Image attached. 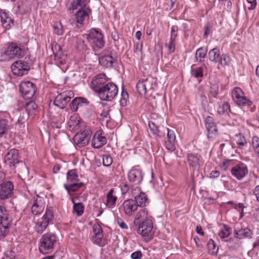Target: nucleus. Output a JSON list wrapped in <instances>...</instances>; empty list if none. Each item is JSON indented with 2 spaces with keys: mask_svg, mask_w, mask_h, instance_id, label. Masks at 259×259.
I'll use <instances>...</instances> for the list:
<instances>
[{
  "mask_svg": "<svg viewBox=\"0 0 259 259\" xmlns=\"http://www.w3.org/2000/svg\"><path fill=\"white\" fill-rule=\"evenodd\" d=\"M5 163L15 172L19 175H26L28 170L25 164L20 159L18 150L16 149L10 150L5 155Z\"/></svg>",
  "mask_w": 259,
  "mask_h": 259,
  "instance_id": "obj_1",
  "label": "nucleus"
},
{
  "mask_svg": "<svg viewBox=\"0 0 259 259\" xmlns=\"http://www.w3.org/2000/svg\"><path fill=\"white\" fill-rule=\"evenodd\" d=\"M57 241L56 236L52 233L44 234L39 240V249L42 254L53 251Z\"/></svg>",
  "mask_w": 259,
  "mask_h": 259,
  "instance_id": "obj_2",
  "label": "nucleus"
},
{
  "mask_svg": "<svg viewBox=\"0 0 259 259\" xmlns=\"http://www.w3.org/2000/svg\"><path fill=\"white\" fill-rule=\"evenodd\" d=\"M118 94V88L116 85L112 82H108L104 90L100 92L99 97L102 101H112Z\"/></svg>",
  "mask_w": 259,
  "mask_h": 259,
  "instance_id": "obj_3",
  "label": "nucleus"
},
{
  "mask_svg": "<svg viewBox=\"0 0 259 259\" xmlns=\"http://www.w3.org/2000/svg\"><path fill=\"white\" fill-rule=\"evenodd\" d=\"M153 223L151 220L145 219L142 222H139L138 232L144 237L146 239H151L154 235L153 231Z\"/></svg>",
  "mask_w": 259,
  "mask_h": 259,
  "instance_id": "obj_4",
  "label": "nucleus"
},
{
  "mask_svg": "<svg viewBox=\"0 0 259 259\" xmlns=\"http://www.w3.org/2000/svg\"><path fill=\"white\" fill-rule=\"evenodd\" d=\"M108 82L105 74L100 73L93 78L91 87L99 96Z\"/></svg>",
  "mask_w": 259,
  "mask_h": 259,
  "instance_id": "obj_5",
  "label": "nucleus"
},
{
  "mask_svg": "<svg viewBox=\"0 0 259 259\" xmlns=\"http://www.w3.org/2000/svg\"><path fill=\"white\" fill-rule=\"evenodd\" d=\"M92 135L91 128L86 126L84 130L77 133L73 138V141L78 147H81L88 144Z\"/></svg>",
  "mask_w": 259,
  "mask_h": 259,
  "instance_id": "obj_6",
  "label": "nucleus"
},
{
  "mask_svg": "<svg viewBox=\"0 0 259 259\" xmlns=\"http://www.w3.org/2000/svg\"><path fill=\"white\" fill-rule=\"evenodd\" d=\"M87 39L93 48L101 49L104 43L103 35L96 29H93L88 35Z\"/></svg>",
  "mask_w": 259,
  "mask_h": 259,
  "instance_id": "obj_7",
  "label": "nucleus"
},
{
  "mask_svg": "<svg viewBox=\"0 0 259 259\" xmlns=\"http://www.w3.org/2000/svg\"><path fill=\"white\" fill-rule=\"evenodd\" d=\"M36 90L35 84L30 81L22 82L20 84V91L25 99L32 98L35 94Z\"/></svg>",
  "mask_w": 259,
  "mask_h": 259,
  "instance_id": "obj_8",
  "label": "nucleus"
},
{
  "mask_svg": "<svg viewBox=\"0 0 259 259\" xmlns=\"http://www.w3.org/2000/svg\"><path fill=\"white\" fill-rule=\"evenodd\" d=\"M74 93L72 91H66L59 94L55 99L54 104L61 109L64 108L71 99L74 97Z\"/></svg>",
  "mask_w": 259,
  "mask_h": 259,
  "instance_id": "obj_9",
  "label": "nucleus"
},
{
  "mask_svg": "<svg viewBox=\"0 0 259 259\" xmlns=\"http://www.w3.org/2000/svg\"><path fill=\"white\" fill-rule=\"evenodd\" d=\"M30 68L29 63L22 60L15 61L11 66L13 74L18 76L27 74Z\"/></svg>",
  "mask_w": 259,
  "mask_h": 259,
  "instance_id": "obj_10",
  "label": "nucleus"
},
{
  "mask_svg": "<svg viewBox=\"0 0 259 259\" xmlns=\"http://www.w3.org/2000/svg\"><path fill=\"white\" fill-rule=\"evenodd\" d=\"M234 101L239 106H250L252 102L244 96L242 90L240 88H235L232 92Z\"/></svg>",
  "mask_w": 259,
  "mask_h": 259,
  "instance_id": "obj_11",
  "label": "nucleus"
},
{
  "mask_svg": "<svg viewBox=\"0 0 259 259\" xmlns=\"http://www.w3.org/2000/svg\"><path fill=\"white\" fill-rule=\"evenodd\" d=\"M14 185L11 181L3 182L0 184V200H5L13 194Z\"/></svg>",
  "mask_w": 259,
  "mask_h": 259,
  "instance_id": "obj_12",
  "label": "nucleus"
},
{
  "mask_svg": "<svg viewBox=\"0 0 259 259\" xmlns=\"http://www.w3.org/2000/svg\"><path fill=\"white\" fill-rule=\"evenodd\" d=\"M99 62L100 64L106 68H112L114 63L117 62V55L115 52L112 51L110 54L99 57Z\"/></svg>",
  "mask_w": 259,
  "mask_h": 259,
  "instance_id": "obj_13",
  "label": "nucleus"
},
{
  "mask_svg": "<svg viewBox=\"0 0 259 259\" xmlns=\"http://www.w3.org/2000/svg\"><path fill=\"white\" fill-rule=\"evenodd\" d=\"M132 195L134 197L135 201L138 206L144 207L148 203L147 196L145 193L141 191L140 187L137 186L132 191Z\"/></svg>",
  "mask_w": 259,
  "mask_h": 259,
  "instance_id": "obj_14",
  "label": "nucleus"
},
{
  "mask_svg": "<svg viewBox=\"0 0 259 259\" xmlns=\"http://www.w3.org/2000/svg\"><path fill=\"white\" fill-rule=\"evenodd\" d=\"M231 172L237 180H241L248 174V168L244 163H240L232 167Z\"/></svg>",
  "mask_w": 259,
  "mask_h": 259,
  "instance_id": "obj_15",
  "label": "nucleus"
},
{
  "mask_svg": "<svg viewBox=\"0 0 259 259\" xmlns=\"http://www.w3.org/2000/svg\"><path fill=\"white\" fill-rule=\"evenodd\" d=\"M45 208L44 199L42 197L36 195L33 198V203L31 207V212L35 215L41 213Z\"/></svg>",
  "mask_w": 259,
  "mask_h": 259,
  "instance_id": "obj_16",
  "label": "nucleus"
},
{
  "mask_svg": "<svg viewBox=\"0 0 259 259\" xmlns=\"http://www.w3.org/2000/svg\"><path fill=\"white\" fill-rule=\"evenodd\" d=\"M128 178L130 182L139 185L143 180V174L141 169L133 167L128 171Z\"/></svg>",
  "mask_w": 259,
  "mask_h": 259,
  "instance_id": "obj_17",
  "label": "nucleus"
},
{
  "mask_svg": "<svg viewBox=\"0 0 259 259\" xmlns=\"http://www.w3.org/2000/svg\"><path fill=\"white\" fill-rule=\"evenodd\" d=\"M122 207L125 215L131 217L137 210L138 206L134 199H130L123 202Z\"/></svg>",
  "mask_w": 259,
  "mask_h": 259,
  "instance_id": "obj_18",
  "label": "nucleus"
},
{
  "mask_svg": "<svg viewBox=\"0 0 259 259\" xmlns=\"http://www.w3.org/2000/svg\"><path fill=\"white\" fill-rule=\"evenodd\" d=\"M8 49L12 59H13L15 57L22 58L25 55V50L18 46L15 43L10 44L8 46Z\"/></svg>",
  "mask_w": 259,
  "mask_h": 259,
  "instance_id": "obj_19",
  "label": "nucleus"
},
{
  "mask_svg": "<svg viewBox=\"0 0 259 259\" xmlns=\"http://www.w3.org/2000/svg\"><path fill=\"white\" fill-rule=\"evenodd\" d=\"M54 54L55 61L57 65L64 64L66 63V56L63 53L60 45L55 44L52 48Z\"/></svg>",
  "mask_w": 259,
  "mask_h": 259,
  "instance_id": "obj_20",
  "label": "nucleus"
},
{
  "mask_svg": "<svg viewBox=\"0 0 259 259\" xmlns=\"http://www.w3.org/2000/svg\"><path fill=\"white\" fill-rule=\"evenodd\" d=\"M106 144V138L102 136L100 131H97L92 139V146L95 148L99 149Z\"/></svg>",
  "mask_w": 259,
  "mask_h": 259,
  "instance_id": "obj_21",
  "label": "nucleus"
},
{
  "mask_svg": "<svg viewBox=\"0 0 259 259\" xmlns=\"http://www.w3.org/2000/svg\"><path fill=\"white\" fill-rule=\"evenodd\" d=\"M12 219L7 210L6 208L0 205V224L5 225H11Z\"/></svg>",
  "mask_w": 259,
  "mask_h": 259,
  "instance_id": "obj_22",
  "label": "nucleus"
},
{
  "mask_svg": "<svg viewBox=\"0 0 259 259\" xmlns=\"http://www.w3.org/2000/svg\"><path fill=\"white\" fill-rule=\"evenodd\" d=\"M167 141L165 142L166 148L170 151H173L175 149L176 136L174 131L167 128Z\"/></svg>",
  "mask_w": 259,
  "mask_h": 259,
  "instance_id": "obj_23",
  "label": "nucleus"
},
{
  "mask_svg": "<svg viewBox=\"0 0 259 259\" xmlns=\"http://www.w3.org/2000/svg\"><path fill=\"white\" fill-rule=\"evenodd\" d=\"M187 161L189 165L193 168V170H199L200 168V161L198 157L194 154H187Z\"/></svg>",
  "mask_w": 259,
  "mask_h": 259,
  "instance_id": "obj_24",
  "label": "nucleus"
},
{
  "mask_svg": "<svg viewBox=\"0 0 259 259\" xmlns=\"http://www.w3.org/2000/svg\"><path fill=\"white\" fill-rule=\"evenodd\" d=\"M114 190L111 189L108 192L106 196V205L109 208H113L115 206L117 197L114 194Z\"/></svg>",
  "mask_w": 259,
  "mask_h": 259,
  "instance_id": "obj_25",
  "label": "nucleus"
},
{
  "mask_svg": "<svg viewBox=\"0 0 259 259\" xmlns=\"http://www.w3.org/2000/svg\"><path fill=\"white\" fill-rule=\"evenodd\" d=\"M83 185L82 182H74L65 184L64 187L67 190L68 194L71 196V192H76Z\"/></svg>",
  "mask_w": 259,
  "mask_h": 259,
  "instance_id": "obj_26",
  "label": "nucleus"
},
{
  "mask_svg": "<svg viewBox=\"0 0 259 259\" xmlns=\"http://www.w3.org/2000/svg\"><path fill=\"white\" fill-rule=\"evenodd\" d=\"M1 17L3 26L7 29H9L14 25L13 19L9 17L6 12H2Z\"/></svg>",
  "mask_w": 259,
  "mask_h": 259,
  "instance_id": "obj_27",
  "label": "nucleus"
},
{
  "mask_svg": "<svg viewBox=\"0 0 259 259\" xmlns=\"http://www.w3.org/2000/svg\"><path fill=\"white\" fill-rule=\"evenodd\" d=\"M79 118L76 114L72 115L68 122V125L70 131L78 130L79 128Z\"/></svg>",
  "mask_w": 259,
  "mask_h": 259,
  "instance_id": "obj_28",
  "label": "nucleus"
},
{
  "mask_svg": "<svg viewBox=\"0 0 259 259\" xmlns=\"http://www.w3.org/2000/svg\"><path fill=\"white\" fill-rule=\"evenodd\" d=\"M252 233L250 229L247 228L241 229L237 231H234V236L236 238L241 239L244 237H251Z\"/></svg>",
  "mask_w": 259,
  "mask_h": 259,
  "instance_id": "obj_29",
  "label": "nucleus"
},
{
  "mask_svg": "<svg viewBox=\"0 0 259 259\" xmlns=\"http://www.w3.org/2000/svg\"><path fill=\"white\" fill-rule=\"evenodd\" d=\"M89 14L86 11L82 8L78 10L75 15V18L77 23L82 24L85 19L88 18Z\"/></svg>",
  "mask_w": 259,
  "mask_h": 259,
  "instance_id": "obj_30",
  "label": "nucleus"
},
{
  "mask_svg": "<svg viewBox=\"0 0 259 259\" xmlns=\"http://www.w3.org/2000/svg\"><path fill=\"white\" fill-rule=\"evenodd\" d=\"M23 109L26 110V111L30 115H34L37 111V105L34 101H30L27 103Z\"/></svg>",
  "mask_w": 259,
  "mask_h": 259,
  "instance_id": "obj_31",
  "label": "nucleus"
},
{
  "mask_svg": "<svg viewBox=\"0 0 259 259\" xmlns=\"http://www.w3.org/2000/svg\"><path fill=\"white\" fill-rule=\"evenodd\" d=\"M207 131V138L210 140H213L218 135V131L215 123L205 126Z\"/></svg>",
  "mask_w": 259,
  "mask_h": 259,
  "instance_id": "obj_32",
  "label": "nucleus"
},
{
  "mask_svg": "<svg viewBox=\"0 0 259 259\" xmlns=\"http://www.w3.org/2000/svg\"><path fill=\"white\" fill-rule=\"evenodd\" d=\"M17 114L19 115L18 119V122L19 124H23L25 121L27 120L29 116L30 115L26 111V110L20 108L19 110L17 111Z\"/></svg>",
  "mask_w": 259,
  "mask_h": 259,
  "instance_id": "obj_33",
  "label": "nucleus"
},
{
  "mask_svg": "<svg viewBox=\"0 0 259 259\" xmlns=\"http://www.w3.org/2000/svg\"><path fill=\"white\" fill-rule=\"evenodd\" d=\"M78 176L75 169L70 170L67 174L68 183L78 182Z\"/></svg>",
  "mask_w": 259,
  "mask_h": 259,
  "instance_id": "obj_34",
  "label": "nucleus"
},
{
  "mask_svg": "<svg viewBox=\"0 0 259 259\" xmlns=\"http://www.w3.org/2000/svg\"><path fill=\"white\" fill-rule=\"evenodd\" d=\"M231 228L225 225H223V227L221 228L220 232L219 233V236L221 238L224 239L228 237L231 233Z\"/></svg>",
  "mask_w": 259,
  "mask_h": 259,
  "instance_id": "obj_35",
  "label": "nucleus"
},
{
  "mask_svg": "<svg viewBox=\"0 0 259 259\" xmlns=\"http://www.w3.org/2000/svg\"><path fill=\"white\" fill-rule=\"evenodd\" d=\"M207 245L210 253L216 255L219 250V247L217 245L215 242L210 239L207 242Z\"/></svg>",
  "mask_w": 259,
  "mask_h": 259,
  "instance_id": "obj_36",
  "label": "nucleus"
},
{
  "mask_svg": "<svg viewBox=\"0 0 259 259\" xmlns=\"http://www.w3.org/2000/svg\"><path fill=\"white\" fill-rule=\"evenodd\" d=\"M147 91L153 90L154 89L155 85V80L152 77H149L144 79Z\"/></svg>",
  "mask_w": 259,
  "mask_h": 259,
  "instance_id": "obj_37",
  "label": "nucleus"
},
{
  "mask_svg": "<svg viewBox=\"0 0 259 259\" xmlns=\"http://www.w3.org/2000/svg\"><path fill=\"white\" fill-rule=\"evenodd\" d=\"M137 90L138 93L141 95H145L147 93L145 84L144 79L140 80L137 84Z\"/></svg>",
  "mask_w": 259,
  "mask_h": 259,
  "instance_id": "obj_38",
  "label": "nucleus"
},
{
  "mask_svg": "<svg viewBox=\"0 0 259 259\" xmlns=\"http://www.w3.org/2000/svg\"><path fill=\"white\" fill-rule=\"evenodd\" d=\"M8 47L4 51L0 52V62H6L11 60L12 59L9 53Z\"/></svg>",
  "mask_w": 259,
  "mask_h": 259,
  "instance_id": "obj_39",
  "label": "nucleus"
},
{
  "mask_svg": "<svg viewBox=\"0 0 259 259\" xmlns=\"http://www.w3.org/2000/svg\"><path fill=\"white\" fill-rule=\"evenodd\" d=\"M235 140L239 148H242L247 144L244 136L240 133L236 135Z\"/></svg>",
  "mask_w": 259,
  "mask_h": 259,
  "instance_id": "obj_40",
  "label": "nucleus"
},
{
  "mask_svg": "<svg viewBox=\"0 0 259 259\" xmlns=\"http://www.w3.org/2000/svg\"><path fill=\"white\" fill-rule=\"evenodd\" d=\"M208 56L211 61H218L220 56L219 50L217 48L211 50L208 53Z\"/></svg>",
  "mask_w": 259,
  "mask_h": 259,
  "instance_id": "obj_41",
  "label": "nucleus"
},
{
  "mask_svg": "<svg viewBox=\"0 0 259 259\" xmlns=\"http://www.w3.org/2000/svg\"><path fill=\"white\" fill-rule=\"evenodd\" d=\"M8 121L5 119L0 120V138L7 134Z\"/></svg>",
  "mask_w": 259,
  "mask_h": 259,
  "instance_id": "obj_42",
  "label": "nucleus"
},
{
  "mask_svg": "<svg viewBox=\"0 0 259 259\" xmlns=\"http://www.w3.org/2000/svg\"><path fill=\"white\" fill-rule=\"evenodd\" d=\"M230 112V105L227 102L224 103L222 106H220L218 109V112L219 114H223L225 113L228 114Z\"/></svg>",
  "mask_w": 259,
  "mask_h": 259,
  "instance_id": "obj_43",
  "label": "nucleus"
},
{
  "mask_svg": "<svg viewBox=\"0 0 259 259\" xmlns=\"http://www.w3.org/2000/svg\"><path fill=\"white\" fill-rule=\"evenodd\" d=\"M103 234H99L94 235L93 239L94 243L100 246H104L106 244V243L103 241Z\"/></svg>",
  "mask_w": 259,
  "mask_h": 259,
  "instance_id": "obj_44",
  "label": "nucleus"
},
{
  "mask_svg": "<svg viewBox=\"0 0 259 259\" xmlns=\"http://www.w3.org/2000/svg\"><path fill=\"white\" fill-rule=\"evenodd\" d=\"M207 51L206 49L202 47L198 49L195 53V56L197 60H198V58H199L200 59L199 61L200 62L201 61V59L205 58L207 54Z\"/></svg>",
  "mask_w": 259,
  "mask_h": 259,
  "instance_id": "obj_45",
  "label": "nucleus"
},
{
  "mask_svg": "<svg viewBox=\"0 0 259 259\" xmlns=\"http://www.w3.org/2000/svg\"><path fill=\"white\" fill-rule=\"evenodd\" d=\"M73 211L78 216H80L82 214L84 211V206L81 203H74L73 205Z\"/></svg>",
  "mask_w": 259,
  "mask_h": 259,
  "instance_id": "obj_46",
  "label": "nucleus"
},
{
  "mask_svg": "<svg viewBox=\"0 0 259 259\" xmlns=\"http://www.w3.org/2000/svg\"><path fill=\"white\" fill-rule=\"evenodd\" d=\"M147 210L145 208L141 209L137 213L135 220V223H138V221L142 219L146 218L147 215Z\"/></svg>",
  "mask_w": 259,
  "mask_h": 259,
  "instance_id": "obj_47",
  "label": "nucleus"
},
{
  "mask_svg": "<svg viewBox=\"0 0 259 259\" xmlns=\"http://www.w3.org/2000/svg\"><path fill=\"white\" fill-rule=\"evenodd\" d=\"M128 99V95L125 89L122 88L121 98L120 100V104L122 106H125L127 104V101Z\"/></svg>",
  "mask_w": 259,
  "mask_h": 259,
  "instance_id": "obj_48",
  "label": "nucleus"
},
{
  "mask_svg": "<svg viewBox=\"0 0 259 259\" xmlns=\"http://www.w3.org/2000/svg\"><path fill=\"white\" fill-rule=\"evenodd\" d=\"M219 84L217 82L211 83L209 88L210 94L214 97L217 98L219 91Z\"/></svg>",
  "mask_w": 259,
  "mask_h": 259,
  "instance_id": "obj_49",
  "label": "nucleus"
},
{
  "mask_svg": "<svg viewBox=\"0 0 259 259\" xmlns=\"http://www.w3.org/2000/svg\"><path fill=\"white\" fill-rule=\"evenodd\" d=\"M49 223L48 221H45L42 219L41 222L39 223L37 227L36 230L37 232L42 233L48 226Z\"/></svg>",
  "mask_w": 259,
  "mask_h": 259,
  "instance_id": "obj_50",
  "label": "nucleus"
},
{
  "mask_svg": "<svg viewBox=\"0 0 259 259\" xmlns=\"http://www.w3.org/2000/svg\"><path fill=\"white\" fill-rule=\"evenodd\" d=\"M10 225H5L4 224H0V238L5 237L8 233V229Z\"/></svg>",
  "mask_w": 259,
  "mask_h": 259,
  "instance_id": "obj_51",
  "label": "nucleus"
},
{
  "mask_svg": "<svg viewBox=\"0 0 259 259\" xmlns=\"http://www.w3.org/2000/svg\"><path fill=\"white\" fill-rule=\"evenodd\" d=\"M54 218V213L53 211L51 209H47L46 210V213L42 218V219L45 221H48V222H50L53 220Z\"/></svg>",
  "mask_w": 259,
  "mask_h": 259,
  "instance_id": "obj_52",
  "label": "nucleus"
},
{
  "mask_svg": "<svg viewBox=\"0 0 259 259\" xmlns=\"http://www.w3.org/2000/svg\"><path fill=\"white\" fill-rule=\"evenodd\" d=\"M149 126L151 132L155 136H158L159 131L156 124L153 121H149Z\"/></svg>",
  "mask_w": 259,
  "mask_h": 259,
  "instance_id": "obj_53",
  "label": "nucleus"
},
{
  "mask_svg": "<svg viewBox=\"0 0 259 259\" xmlns=\"http://www.w3.org/2000/svg\"><path fill=\"white\" fill-rule=\"evenodd\" d=\"M230 57L225 54H223L220 59V63L223 66H225L229 65L230 62Z\"/></svg>",
  "mask_w": 259,
  "mask_h": 259,
  "instance_id": "obj_54",
  "label": "nucleus"
},
{
  "mask_svg": "<svg viewBox=\"0 0 259 259\" xmlns=\"http://www.w3.org/2000/svg\"><path fill=\"white\" fill-rule=\"evenodd\" d=\"M175 41L173 38L169 39L168 44H166L165 46L167 47L169 53H172L175 50Z\"/></svg>",
  "mask_w": 259,
  "mask_h": 259,
  "instance_id": "obj_55",
  "label": "nucleus"
},
{
  "mask_svg": "<svg viewBox=\"0 0 259 259\" xmlns=\"http://www.w3.org/2000/svg\"><path fill=\"white\" fill-rule=\"evenodd\" d=\"M193 75L196 78L202 77L203 76V68L199 67L193 70Z\"/></svg>",
  "mask_w": 259,
  "mask_h": 259,
  "instance_id": "obj_56",
  "label": "nucleus"
},
{
  "mask_svg": "<svg viewBox=\"0 0 259 259\" xmlns=\"http://www.w3.org/2000/svg\"><path fill=\"white\" fill-rule=\"evenodd\" d=\"M112 163V158L109 155H105L103 157V164L104 166L108 167Z\"/></svg>",
  "mask_w": 259,
  "mask_h": 259,
  "instance_id": "obj_57",
  "label": "nucleus"
},
{
  "mask_svg": "<svg viewBox=\"0 0 259 259\" xmlns=\"http://www.w3.org/2000/svg\"><path fill=\"white\" fill-rule=\"evenodd\" d=\"M80 6L81 8L82 6H85L84 0H75L73 1L71 4V9L72 10L77 9L78 6Z\"/></svg>",
  "mask_w": 259,
  "mask_h": 259,
  "instance_id": "obj_58",
  "label": "nucleus"
},
{
  "mask_svg": "<svg viewBox=\"0 0 259 259\" xmlns=\"http://www.w3.org/2000/svg\"><path fill=\"white\" fill-rule=\"evenodd\" d=\"M252 144L255 152L259 150V138L257 136L252 137Z\"/></svg>",
  "mask_w": 259,
  "mask_h": 259,
  "instance_id": "obj_59",
  "label": "nucleus"
},
{
  "mask_svg": "<svg viewBox=\"0 0 259 259\" xmlns=\"http://www.w3.org/2000/svg\"><path fill=\"white\" fill-rule=\"evenodd\" d=\"M78 100L77 98H74L70 104V107L73 111H76L78 108Z\"/></svg>",
  "mask_w": 259,
  "mask_h": 259,
  "instance_id": "obj_60",
  "label": "nucleus"
},
{
  "mask_svg": "<svg viewBox=\"0 0 259 259\" xmlns=\"http://www.w3.org/2000/svg\"><path fill=\"white\" fill-rule=\"evenodd\" d=\"M178 27L176 25H173L171 27V33L170 38H173L176 40V37L178 36Z\"/></svg>",
  "mask_w": 259,
  "mask_h": 259,
  "instance_id": "obj_61",
  "label": "nucleus"
},
{
  "mask_svg": "<svg viewBox=\"0 0 259 259\" xmlns=\"http://www.w3.org/2000/svg\"><path fill=\"white\" fill-rule=\"evenodd\" d=\"M93 230L94 235H98L99 234H103L102 228L99 224H95L93 227Z\"/></svg>",
  "mask_w": 259,
  "mask_h": 259,
  "instance_id": "obj_62",
  "label": "nucleus"
},
{
  "mask_svg": "<svg viewBox=\"0 0 259 259\" xmlns=\"http://www.w3.org/2000/svg\"><path fill=\"white\" fill-rule=\"evenodd\" d=\"M204 33L203 34V37L207 38L210 32L211 26L209 23H207L204 27Z\"/></svg>",
  "mask_w": 259,
  "mask_h": 259,
  "instance_id": "obj_63",
  "label": "nucleus"
},
{
  "mask_svg": "<svg viewBox=\"0 0 259 259\" xmlns=\"http://www.w3.org/2000/svg\"><path fill=\"white\" fill-rule=\"evenodd\" d=\"M142 253L141 251L138 250L132 253L131 257L132 259H141Z\"/></svg>",
  "mask_w": 259,
  "mask_h": 259,
  "instance_id": "obj_64",
  "label": "nucleus"
}]
</instances>
